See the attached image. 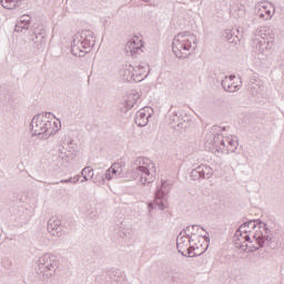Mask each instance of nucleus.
I'll return each instance as SVG.
<instances>
[{"mask_svg":"<svg viewBox=\"0 0 284 284\" xmlns=\"http://www.w3.org/2000/svg\"><path fill=\"white\" fill-rule=\"evenodd\" d=\"M30 128L32 136H38L40 141H48L61 130V122L50 120V113H40L32 118Z\"/></svg>","mask_w":284,"mask_h":284,"instance_id":"20e7f679","label":"nucleus"},{"mask_svg":"<svg viewBox=\"0 0 284 284\" xmlns=\"http://www.w3.org/2000/svg\"><path fill=\"white\" fill-rule=\"evenodd\" d=\"M150 74V65L146 62H140L133 65V77L136 83L143 81Z\"/></svg>","mask_w":284,"mask_h":284,"instance_id":"f3484780","label":"nucleus"},{"mask_svg":"<svg viewBox=\"0 0 284 284\" xmlns=\"http://www.w3.org/2000/svg\"><path fill=\"white\" fill-rule=\"evenodd\" d=\"M153 110L150 106H144L135 114V123L139 128H145L152 118Z\"/></svg>","mask_w":284,"mask_h":284,"instance_id":"dca6fc26","label":"nucleus"},{"mask_svg":"<svg viewBox=\"0 0 284 284\" xmlns=\"http://www.w3.org/2000/svg\"><path fill=\"white\" fill-rule=\"evenodd\" d=\"M139 99H141V95L136 91H133L130 94H128L124 100V105L126 110H132V108L136 105V103H139Z\"/></svg>","mask_w":284,"mask_h":284,"instance_id":"412c9836","label":"nucleus"},{"mask_svg":"<svg viewBox=\"0 0 284 284\" xmlns=\"http://www.w3.org/2000/svg\"><path fill=\"white\" fill-rule=\"evenodd\" d=\"M276 13V7L272 2H258L255 6V14L258 19L264 21H270L272 17Z\"/></svg>","mask_w":284,"mask_h":284,"instance_id":"f8f14e48","label":"nucleus"},{"mask_svg":"<svg viewBox=\"0 0 284 284\" xmlns=\"http://www.w3.org/2000/svg\"><path fill=\"white\" fill-rule=\"evenodd\" d=\"M186 232H181L178 235L176 247L182 256H189L190 258H194V256L201 254L199 253L200 247H203L201 241H205V243H210V236L203 235L205 230L200 225H192L186 229ZM185 252H187L185 254Z\"/></svg>","mask_w":284,"mask_h":284,"instance_id":"f03ea898","label":"nucleus"},{"mask_svg":"<svg viewBox=\"0 0 284 284\" xmlns=\"http://www.w3.org/2000/svg\"><path fill=\"white\" fill-rule=\"evenodd\" d=\"M243 85L241 78L236 75H226L222 80V88L226 92H239Z\"/></svg>","mask_w":284,"mask_h":284,"instance_id":"ddd939ff","label":"nucleus"},{"mask_svg":"<svg viewBox=\"0 0 284 284\" xmlns=\"http://www.w3.org/2000/svg\"><path fill=\"white\" fill-rule=\"evenodd\" d=\"M234 32L232 30H225L224 31V39L226 41H230L231 43L234 42Z\"/></svg>","mask_w":284,"mask_h":284,"instance_id":"cd10ccee","label":"nucleus"},{"mask_svg":"<svg viewBox=\"0 0 284 284\" xmlns=\"http://www.w3.org/2000/svg\"><path fill=\"white\" fill-rule=\"evenodd\" d=\"M30 23H32V17H30L29 14H23L18 19L14 31L23 33L26 32V30L30 29Z\"/></svg>","mask_w":284,"mask_h":284,"instance_id":"aec40b11","label":"nucleus"},{"mask_svg":"<svg viewBox=\"0 0 284 284\" xmlns=\"http://www.w3.org/2000/svg\"><path fill=\"white\" fill-rule=\"evenodd\" d=\"M196 48H199V39L190 31L180 32L173 38L172 50L178 59H187L190 54L196 52Z\"/></svg>","mask_w":284,"mask_h":284,"instance_id":"423d86ee","label":"nucleus"},{"mask_svg":"<svg viewBox=\"0 0 284 284\" xmlns=\"http://www.w3.org/2000/svg\"><path fill=\"white\" fill-rule=\"evenodd\" d=\"M57 156H58V159H61V161H63V163H68V159L70 158V155H68V152L65 151L64 146H61L60 149H58Z\"/></svg>","mask_w":284,"mask_h":284,"instance_id":"bb28decb","label":"nucleus"},{"mask_svg":"<svg viewBox=\"0 0 284 284\" xmlns=\"http://www.w3.org/2000/svg\"><path fill=\"white\" fill-rule=\"evenodd\" d=\"M274 39H276V29L262 26L255 30L253 38V50L256 54L267 57L274 50Z\"/></svg>","mask_w":284,"mask_h":284,"instance_id":"39448f33","label":"nucleus"},{"mask_svg":"<svg viewBox=\"0 0 284 284\" xmlns=\"http://www.w3.org/2000/svg\"><path fill=\"white\" fill-rule=\"evenodd\" d=\"M80 179H81V175L78 174V175L72 178V182L71 183H79Z\"/></svg>","mask_w":284,"mask_h":284,"instance_id":"c85d7f7f","label":"nucleus"},{"mask_svg":"<svg viewBox=\"0 0 284 284\" xmlns=\"http://www.w3.org/2000/svg\"><path fill=\"white\" fill-rule=\"evenodd\" d=\"M133 172L136 174L140 185L145 187L154 183L156 179V163L148 158H139L135 163Z\"/></svg>","mask_w":284,"mask_h":284,"instance_id":"0eeeda50","label":"nucleus"},{"mask_svg":"<svg viewBox=\"0 0 284 284\" xmlns=\"http://www.w3.org/2000/svg\"><path fill=\"white\" fill-rule=\"evenodd\" d=\"M169 123L174 130H181L183 128V119L176 112L169 115Z\"/></svg>","mask_w":284,"mask_h":284,"instance_id":"4be33fe9","label":"nucleus"},{"mask_svg":"<svg viewBox=\"0 0 284 284\" xmlns=\"http://www.w3.org/2000/svg\"><path fill=\"white\" fill-rule=\"evenodd\" d=\"M148 207H149V212H152V210H154V204L149 203Z\"/></svg>","mask_w":284,"mask_h":284,"instance_id":"7c9ffc66","label":"nucleus"},{"mask_svg":"<svg viewBox=\"0 0 284 284\" xmlns=\"http://www.w3.org/2000/svg\"><path fill=\"white\" fill-rule=\"evenodd\" d=\"M81 183H85V179L81 180Z\"/></svg>","mask_w":284,"mask_h":284,"instance_id":"72a5a7b5","label":"nucleus"},{"mask_svg":"<svg viewBox=\"0 0 284 284\" xmlns=\"http://www.w3.org/2000/svg\"><path fill=\"white\" fill-rule=\"evenodd\" d=\"M142 48H143V38L139 36H134L128 41L125 51L128 54L132 57L134 54H139V52H142L143 51Z\"/></svg>","mask_w":284,"mask_h":284,"instance_id":"2eb2a0df","label":"nucleus"},{"mask_svg":"<svg viewBox=\"0 0 284 284\" xmlns=\"http://www.w3.org/2000/svg\"><path fill=\"white\" fill-rule=\"evenodd\" d=\"M37 265L41 274L52 276L59 270V260L52 253H47L38 258Z\"/></svg>","mask_w":284,"mask_h":284,"instance_id":"9d476101","label":"nucleus"},{"mask_svg":"<svg viewBox=\"0 0 284 284\" xmlns=\"http://www.w3.org/2000/svg\"><path fill=\"white\" fill-rule=\"evenodd\" d=\"M81 176L85 181H91V179H94V170L90 166H87L81 171Z\"/></svg>","mask_w":284,"mask_h":284,"instance_id":"393cba45","label":"nucleus"},{"mask_svg":"<svg viewBox=\"0 0 284 284\" xmlns=\"http://www.w3.org/2000/svg\"><path fill=\"white\" fill-rule=\"evenodd\" d=\"M214 170L210 165L201 164L191 171V179L199 181V179H212Z\"/></svg>","mask_w":284,"mask_h":284,"instance_id":"4468645a","label":"nucleus"},{"mask_svg":"<svg viewBox=\"0 0 284 284\" xmlns=\"http://www.w3.org/2000/svg\"><path fill=\"white\" fill-rule=\"evenodd\" d=\"M121 75L123 78L124 81H134V70H133V65H125L122 70H121Z\"/></svg>","mask_w":284,"mask_h":284,"instance_id":"5701e85b","label":"nucleus"},{"mask_svg":"<svg viewBox=\"0 0 284 284\" xmlns=\"http://www.w3.org/2000/svg\"><path fill=\"white\" fill-rule=\"evenodd\" d=\"M123 174V164L113 163L110 169L106 170L104 174V179L106 181H112V179H119Z\"/></svg>","mask_w":284,"mask_h":284,"instance_id":"6ab92c4d","label":"nucleus"},{"mask_svg":"<svg viewBox=\"0 0 284 284\" xmlns=\"http://www.w3.org/2000/svg\"><path fill=\"white\" fill-rule=\"evenodd\" d=\"M82 212H83L84 214H92V211H90V210H88V209H87V210H83Z\"/></svg>","mask_w":284,"mask_h":284,"instance_id":"2f4dec72","label":"nucleus"},{"mask_svg":"<svg viewBox=\"0 0 284 284\" xmlns=\"http://www.w3.org/2000/svg\"><path fill=\"white\" fill-rule=\"evenodd\" d=\"M225 126L213 125L206 133L204 143L207 150L215 152H236L239 150V138L227 134Z\"/></svg>","mask_w":284,"mask_h":284,"instance_id":"7ed1b4c3","label":"nucleus"},{"mask_svg":"<svg viewBox=\"0 0 284 284\" xmlns=\"http://www.w3.org/2000/svg\"><path fill=\"white\" fill-rule=\"evenodd\" d=\"M172 181L170 180H161L155 184L154 191V205L159 207V210H166L168 207V194L172 191Z\"/></svg>","mask_w":284,"mask_h":284,"instance_id":"1a4fd4ad","label":"nucleus"},{"mask_svg":"<svg viewBox=\"0 0 284 284\" xmlns=\"http://www.w3.org/2000/svg\"><path fill=\"white\" fill-rule=\"evenodd\" d=\"M97 43V36L90 30H83L74 34L71 52L74 57H85Z\"/></svg>","mask_w":284,"mask_h":284,"instance_id":"6e6552de","label":"nucleus"},{"mask_svg":"<svg viewBox=\"0 0 284 284\" xmlns=\"http://www.w3.org/2000/svg\"><path fill=\"white\" fill-rule=\"evenodd\" d=\"M62 148L68 150V152H70V150H77V142H74V140L72 138L67 136L64 139Z\"/></svg>","mask_w":284,"mask_h":284,"instance_id":"b1692460","label":"nucleus"},{"mask_svg":"<svg viewBox=\"0 0 284 284\" xmlns=\"http://www.w3.org/2000/svg\"><path fill=\"white\" fill-rule=\"evenodd\" d=\"M235 246L241 252H256L264 245L272 243V232L267 229L265 222H246L235 232Z\"/></svg>","mask_w":284,"mask_h":284,"instance_id":"f257e3e1","label":"nucleus"},{"mask_svg":"<svg viewBox=\"0 0 284 284\" xmlns=\"http://www.w3.org/2000/svg\"><path fill=\"white\" fill-rule=\"evenodd\" d=\"M29 39L33 48L43 50L45 48V29L43 26H33L29 31Z\"/></svg>","mask_w":284,"mask_h":284,"instance_id":"9b49d317","label":"nucleus"},{"mask_svg":"<svg viewBox=\"0 0 284 284\" xmlns=\"http://www.w3.org/2000/svg\"><path fill=\"white\" fill-rule=\"evenodd\" d=\"M47 230L52 236H63V226L58 217H51L48 221Z\"/></svg>","mask_w":284,"mask_h":284,"instance_id":"a211bd4d","label":"nucleus"},{"mask_svg":"<svg viewBox=\"0 0 284 284\" xmlns=\"http://www.w3.org/2000/svg\"><path fill=\"white\" fill-rule=\"evenodd\" d=\"M237 17H243V10H240V13L237 14Z\"/></svg>","mask_w":284,"mask_h":284,"instance_id":"473e14b6","label":"nucleus"},{"mask_svg":"<svg viewBox=\"0 0 284 284\" xmlns=\"http://www.w3.org/2000/svg\"><path fill=\"white\" fill-rule=\"evenodd\" d=\"M21 0H0V3L2 8H6L7 10H13V8H17V4Z\"/></svg>","mask_w":284,"mask_h":284,"instance_id":"a878e982","label":"nucleus"},{"mask_svg":"<svg viewBox=\"0 0 284 284\" xmlns=\"http://www.w3.org/2000/svg\"><path fill=\"white\" fill-rule=\"evenodd\" d=\"M60 183L64 184V183H72V178H69L67 180H61Z\"/></svg>","mask_w":284,"mask_h":284,"instance_id":"c756f323","label":"nucleus"}]
</instances>
